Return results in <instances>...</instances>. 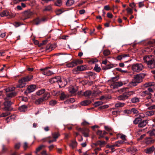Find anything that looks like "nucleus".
Wrapping results in <instances>:
<instances>
[{
  "mask_svg": "<svg viewBox=\"0 0 155 155\" xmlns=\"http://www.w3.org/2000/svg\"><path fill=\"white\" fill-rule=\"evenodd\" d=\"M135 94L134 91H131L124 92L117 97V99L119 101H124L128 99L132 95Z\"/></svg>",
  "mask_w": 155,
  "mask_h": 155,
  "instance_id": "obj_3",
  "label": "nucleus"
},
{
  "mask_svg": "<svg viewBox=\"0 0 155 155\" xmlns=\"http://www.w3.org/2000/svg\"><path fill=\"white\" fill-rule=\"evenodd\" d=\"M143 60L144 62L147 63L148 67L152 69L155 68V60L153 55H147L143 57Z\"/></svg>",
  "mask_w": 155,
  "mask_h": 155,
  "instance_id": "obj_1",
  "label": "nucleus"
},
{
  "mask_svg": "<svg viewBox=\"0 0 155 155\" xmlns=\"http://www.w3.org/2000/svg\"><path fill=\"white\" fill-rule=\"evenodd\" d=\"M66 97V96L64 93H62L60 96V99L61 100H64Z\"/></svg>",
  "mask_w": 155,
  "mask_h": 155,
  "instance_id": "obj_51",
  "label": "nucleus"
},
{
  "mask_svg": "<svg viewBox=\"0 0 155 155\" xmlns=\"http://www.w3.org/2000/svg\"><path fill=\"white\" fill-rule=\"evenodd\" d=\"M8 15V12L6 11H4L1 12L0 15L1 17H3L5 16H7Z\"/></svg>",
  "mask_w": 155,
  "mask_h": 155,
  "instance_id": "obj_39",
  "label": "nucleus"
},
{
  "mask_svg": "<svg viewBox=\"0 0 155 155\" xmlns=\"http://www.w3.org/2000/svg\"><path fill=\"white\" fill-rule=\"evenodd\" d=\"M50 94L49 92H46L41 97L43 100L45 101L48 100L50 97Z\"/></svg>",
  "mask_w": 155,
  "mask_h": 155,
  "instance_id": "obj_21",
  "label": "nucleus"
},
{
  "mask_svg": "<svg viewBox=\"0 0 155 155\" xmlns=\"http://www.w3.org/2000/svg\"><path fill=\"white\" fill-rule=\"evenodd\" d=\"M91 94V92L90 91H87L84 93V95L85 97H88Z\"/></svg>",
  "mask_w": 155,
  "mask_h": 155,
  "instance_id": "obj_50",
  "label": "nucleus"
},
{
  "mask_svg": "<svg viewBox=\"0 0 155 155\" xmlns=\"http://www.w3.org/2000/svg\"><path fill=\"white\" fill-rule=\"evenodd\" d=\"M49 81L51 84H53L55 82H57L58 83H61L62 81L61 77L59 76L54 77L50 79Z\"/></svg>",
  "mask_w": 155,
  "mask_h": 155,
  "instance_id": "obj_7",
  "label": "nucleus"
},
{
  "mask_svg": "<svg viewBox=\"0 0 155 155\" xmlns=\"http://www.w3.org/2000/svg\"><path fill=\"white\" fill-rule=\"evenodd\" d=\"M15 88L14 87H8L5 89V91L6 92H9V91H14Z\"/></svg>",
  "mask_w": 155,
  "mask_h": 155,
  "instance_id": "obj_48",
  "label": "nucleus"
},
{
  "mask_svg": "<svg viewBox=\"0 0 155 155\" xmlns=\"http://www.w3.org/2000/svg\"><path fill=\"white\" fill-rule=\"evenodd\" d=\"M75 100L74 98H71L64 102L65 103H70L74 102Z\"/></svg>",
  "mask_w": 155,
  "mask_h": 155,
  "instance_id": "obj_45",
  "label": "nucleus"
},
{
  "mask_svg": "<svg viewBox=\"0 0 155 155\" xmlns=\"http://www.w3.org/2000/svg\"><path fill=\"white\" fill-rule=\"evenodd\" d=\"M13 104V103L10 101H5L4 103V105L5 106V107L7 109H9L10 108V106Z\"/></svg>",
  "mask_w": 155,
  "mask_h": 155,
  "instance_id": "obj_23",
  "label": "nucleus"
},
{
  "mask_svg": "<svg viewBox=\"0 0 155 155\" xmlns=\"http://www.w3.org/2000/svg\"><path fill=\"white\" fill-rule=\"evenodd\" d=\"M91 101L90 100H85L81 102L80 104L83 106H87L90 104Z\"/></svg>",
  "mask_w": 155,
  "mask_h": 155,
  "instance_id": "obj_26",
  "label": "nucleus"
},
{
  "mask_svg": "<svg viewBox=\"0 0 155 155\" xmlns=\"http://www.w3.org/2000/svg\"><path fill=\"white\" fill-rule=\"evenodd\" d=\"M145 76L146 74L143 73H140L135 75L131 82L130 83V86H136L138 83L142 81L143 79Z\"/></svg>",
  "mask_w": 155,
  "mask_h": 155,
  "instance_id": "obj_2",
  "label": "nucleus"
},
{
  "mask_svg": "<svg viewBox=\"0 0 155 155\" xmlns=\"http://www.w3.org/2000/svg\"><path fill=\"white\" fill-rule=\"evenodd\" d=\"M140 95L143 97L146 96V98L148 99H150L151 98V93L147 90L141 92Z\"/></svg>",
  "mask_w": 155,
  "mask_h": 155,
  "instance_id": "obj_10",
  "label": "nucleus"
},
{
  "mask_svg": "<svg viewBox=\"0 0 155 155\" xmlns=\"http://www.w3.org/2000/svg\"><path fill=\"white\" fill-rule=\"evenodd\" d=\"M83 62V61L81 60H75L67 64L66 65L68 68H73L78 64H82Z\"/></svg>",
  "mask_w": 155,
  "mask_h": 155,
  "instance_id": "obj_4",
  "label": "nucleus"
},
{
  "mask_svg": "<svg viewBox=\"0 0 155 155\" xmlns=\"http://www.w3.org/2000/svg\"><path fill=\"white\" fill-rule=\"evenodd\" d=\"M123 84L121 82H115L113 83L110 85V87L111 88L114 89L122 86Z\"/></svg>",
  "mask_w": 155,
  "mask_h": 155,
  "instance_id": "obj_13",
  "label": "nucleus"
},
{
  "mask_svg": "<svg viewBox=\"0 0 155 155\" xmlns=\"http://www.w3.org/2000/svg\"><path fill=\"white\" fill-rule=\"evenodd\" d=\"M86 74L89 77L94 76H95V75L94 73L92 72H89L86 73Z\"/></svg>",
  "mask_w": 155,
  "mask_h": 155,
  "instance_id": "obj_63",
  "label": "nucleus"
},
{
  "mask_svg": "<svg viewBox=\"0 0 155 155\" xmlns=\"http://www.w3.org/2000/svg\"><path fill=\"white\" fill-rule=\"evenodd\" d=\"M155 112L153 111H150L147 112V113L148 115L152 116L154 115V114L155 113Z\"/></svg>",
  "mask_w": 155,
  "mask_h": 155,
  "instance_id": "obj_62",
  "label": "nucleus"
},
{
  "mask_svg": "<svg viewBox=\"0 0 155 155\" xmlns=\"http://www.w3.org/2000/svg\"><path fill=\"white\" fill-rule=\"evenodd\" d=\"M55 47L56 46L54 45L49 44L46 46V50L48 52L54 49Z\"/></svg>",
  "mask_w": 155,
  "mask_h": 155,
  "instance_id": "obj_20",
  "label": "nucleus"
},
{
  "mask_svg": "<svg viewBox=\"0 0 155 155\" xmlns=\"http://www.w3.org/2000/svg\"><path fill=\"white\" fill-rule=\"evenodd\" d=\"M52 9L51 6V5H49L48 6H45L44 8L43 9V11H49Z\"/></svg>",
  "mask_w": 155,
  "mask_h": 155,
  "instance_id": "obj_32",
  "label": "nucleus"
},
{
  "mask_svg": "<svg viewBox=\"0 0 155 155\" xmlns=\"http://www.w3.org/2000/svg\"><path fill=\"white\" fill-rule=\"evenodd\" d=\"M27 108V106L25 105H23L21 107H20L19 108V110L21 112H24L25 111L26 108Z\"/></svg>",
  "mask_w": 155,
  "mask_h": 155,
  "instance_id": "obj_35",
  "label": "nucleus"
},
{
  "mask_svg": "<svg viewBox=\"0 0 155 155\" xmlns=\"http://www.w3.org/2000/svg\"><path fill=\"white\" fill-rule=\"evenodd\" d=\"M68 91L69 93L73 94L75 93L77 91V89L76 87L72 86H70L68 88Z\"/></svg>",
  "mask_w": 155,
  "mask_h": 155,
  "instance_id": "obj_17",
  "label": "nucleus"
},
{
  "mask_svg": "<svg viewBox=\"0 0 155 155\" xmlns=\"http://www.w3.org/2000/svg\"><path fill=\"white\" fill-rule=\"evenodd\" d=\"M79 130L81 131V133L83 134L84 136L85 137H87L89 136V130L87 128H79Z\"/></svg>",
  "mask_w": 155,
  "mask_h": 155,
  "instance_id": "obj_9",
  "label": "nucleus"
},
{
  "mask_svg": "<svg viewBox=\"0 0 155 155\" xmlns=\"http://www.w3.org/2000/svg\"><path fill=\"white\" fill-rule=\"evenodd\" d=\"M150 136H153L155 135V129H153L152 130H150L147 132Z\"/></svg>",
  "mask_w": 155,
  "mask_h": 155,
  "instance_id": "obj_49",
  "label": "nucleus"
},
{
  "mask_svg": "<svg viewBox=\"0 0 155 155\" xmlns=\"http://www.w3.org/2000/svg\"><path fill=\"white\" fill-rule=\"evenodd\" d=\"M147 124V120H143L140 121L138 125V126L139 127H143L145 126Z\"/></svg>",
  "mask_w": 155,
  "mask_h": 155,
  "instance_id": "obj_22",
  "label": "nucleus"
},
{
  "mask_svg": "<svg viewBox=\"0 0 155 155\" xmlns=\"http://www.w3.org/2000/svg\"><path fill=\"white\" fill-rule=\"evenodd\" d=\"M94 70L96 72H99L101 71V68L100 67L98 66V65L97 64H96L94 68Z\"/></svg>",
  "mask_w": 155,
  "mask_h": 155,
  "instance_id": "obj_41",
  "label": "nucleus"
},
{
  "mask_svg": "<svg viewBox=\"0 0 155 155\" xmlns=\"http://www.w3.org/2000/svg\"><path fill=\"white\" fill-rule=\"evenodd\" d=\"M52 135L53 138L56 140L58 137L60 136V134L58 132H56L52 133Z\"/></svg>",
  "mask_w": 155,
  "mask_h": 155,
  "instance_id": "obj_27",
  "label": "nucleus"
},
{
  "mask_svg": "<svg viewBox=\"0 0 155 155\" xmlns=\"http://www.w3.org/2000/svg\"><path fill=\"white\" fill-rule=\"evenodd\" d=\"M130 111L134 114H137L139 113L138 111L136 108H132Z\"/></svg>",
  "mask_w": 155,
  "mask_h": 155,
  "instance_id": "obj_52",
  "label": "nucleus"
},
{
  "mask_svg": "<svg viewBox=\"0 0 155 155\" xmlns=\"http://www.w3.org/2000/svg\"><path fill=\"white\" fill-rule=\"evenodd\" d=\"M103 104V102L102 101H98L96 102H95L94 103V106L95 107H97L100 105H102Z\"/></svg>",
  "mask_w": 155,
  "mask_h": 155,
  "instance_id": "obj_54",
  "label": "nucleus"
},
{
  "mask_svg": "<svg viewBox=\"0 0 155 155\" xmlns=\"http://www.w3.org/2000/svg\"><path fill=\"white\" fill-rule=\"evenodd\" d=\"M155 140L150 137L146 138L145 139V143L147 145H149L154 143Z\"/></svg>",
  "mask_w": 155,
  "mask_h": 155,
  "instance_id": "obj_18",
  "label": "nucleus"
},
{
  "mask_svg": "<svg viewBox=\"0 0 155 155\" xmlns=\"http://www.w3.org/2000/svg\"><path fill=\"white\" fill-rule=\"evenodd\" d=\"M154 84H155L153 82H148L144 84L143 86L145 87H147L149 86H153Z\"/></svg>",
  "mask_w": 155,
  "mask_h": 155,
  "instance_id": "obj_28",
  "label": "nucleus"
},
{
  "mask_svg": "<svg viewBox=\"0 0 155 155\" xmlns=\"http://www.w3.org/2000/svg\"><path fill=\"white\" fill-rule=\"evenodd\" d=\"M48 41L47 40H45L42 41L41 43L39 44V46L41 47L42 45H45L48 42Z\"/></svg>",
  "mask_w": 155,
  "mask_h": 155,
  "instance_id": "obj_57",
  "label": "nucleus"
},
{
  "mask_svg": "<svg viewBox=\"0 0 155 155\" xmlns=\"http://www.w3.org/2000/svg\"><path fill=\"white\" fill-rule=\"evenodd\" d=\"M74 2L73 0H68L66 2V5L68 6H70L72 5Z\"/></svg>",
  "mask_w": 155,
  "mask_h": 155,
  "instance_id": "obj_37",
  "label": "nucleus"
},
{
  "mask_svg": "<svg viewBox=\"0 0 155 155\" xmlns=\"http://www.w3.org/2000/svg\"><path fill=\"white\" fill-rule=\"evenodd\" d=\"M141 120L142 119H140V118L138 117L136 118L134 121V123L135 124H139V123H140Z\"/></svg>",
  "mask_w": 155,
  "mask_h": 155,
  "instance_id": "obj_42",
  "label": "nucleus"
},
{
  "mask_svg": "<svg viewBox=\"0 0 155 155\" xmlns=\"http://www.w3.org/2000/svg\"><path fill=\"white\" fill-rule=\"evenodd\" d=\"M22 78L20 80L18 81V84L17 86V88H23L24 87L26 84V83L24 81Z\"/></svg>",
  "mask_w": 155,
  "mask_h": 155,
  "instance_id": "obj_16",
  "label": "nucleus"
},
{
  "mask_svg": "<svg viewBox=\"0 0 155 155\" xmlns=\"http://www.w3.org/2000/svg\"><path fill=\"white\" fill-rule=\"evenodd\" d=\"M45 147V146L43 145H41L36 149L35 153L37 154L41 150Z\"/></svg>",
  "mask_w": 155,
  "mask_h": 155,
  "instance_id": "obj_31",
  "label": "nucleus"
},
{
  "mask_svg": "<svg viewBox=\"0 0 155 155\" xmlns=\"http://www.w3.org/2000/svg\"><path fill=\"white\" fill-rule=\"evenodd\" d=\"M97 61L98 60L96 58L91 59L88 61V63L91 64H92L97 62Z\"/></svg>",
  "mask_w": 155,
  "mask_h": 155,
  "instance_id": "obj_38",
  "label": "nucleus"
},
{
  "mask_svg": "<svg viewBox=\"0 0 155 155\" xmlns=\"http://www.w3.org/2000/svg\"><path fill=\"white\" fill-rule=\"evenodd\" d=\"M143 68L141 64H136L133 65L132 69L134 72H139L141 71Z\"/></svg>",
  "mask_w": 155,
  "mask_h": 155,
  "instance_id": "obj_5",
  "label": "nucleus"
},
{
  "mask_svg": "<svg viewBox=\"0 0 155 155\" xmlns=\"http://www.w3.org/2000/svg\"><path fill=\"white\" fill-rule=\"evenodd\" d=\"M97 134L99 136L98 137V139H99L104 137V136H103V132L101 130H98L97 132Z\"/></svg>",
  "mask_w": 155,
  "mask_h": 155,
  "instance_id": "obj_29",
  "label": "nucleus"
},
{
  "mask_svg": "<svg viewBox=\"0 0 155 155\" xmlns=\"http://www.w3.org/2000/svg\"><path fill=\"white\" fill-rule=\"evenodd\" d=\"M87 69L86 65H81L78 66L76 68H74L72 71L74 73H76L78 71H83Z\"/></svg>",
  "mask_w": 155,
  "mask_h": 155,
  "instance_id": "obj_6",
  "label": "nucleus"
},
{
  "mask_svg": "<svg viewBox=\"0 0 155 155\" xmlns=\"http://www.w3.org/2000/svg\"><path fill=\"white\" fill-rule=\"evenodd\" d=\"M10 113L8 112H5L2 113L0 116L1 117H4L9 115Z\"/></svg>",
  "mask_w": 155,
  "mask_h": 155,
  "instance_id": "obj_56",
  "label": "nucleus"
},
{
  "mask_svg": "<svg viewBox=\"0 0 155 155\" xmlns=\"http://www.w3.org/2000/svg\"><path fill=\"white\" fill-rule=\"evenodd\" d=\"M45 101L41 97L37 99L35 101V103L36 104L38 105L42 104Z\"/></svg>",
  "mask_w": 155,
  "mask_h": 155,
  "instance_id": "obj_25",
  "label": "nucleus"
},
{
  "mask_svg": "<svg viewBox=\"0 0 155 155\" xmlns=\"http://www.w3.org/2000/svg\"><path fill=\"white\" fill-rule=\"evenodd\" d=\"M114 67V64H110L107 65L104 68L105 70L110 69Z\"/></svg>",
  "mask_w": 155,
  "mask_h": 155,
  "instance_id": "obj_47",
  "label": "nucleus"
},
{
  "mask_svg": "<svg viewBox=\"0 0 155 155\" xmlns=\"http://www.w3.org/2000/svg\"><path fill=\"white\" fill-rule=\"evenodd\" d=\"M128 56V55L127 54H122L121 55H119L118 56H117V59L119 60H120L123 58H124Z\"/></svg>",
  "mask_w": 155,
  "mask_h": 155,
  "instance_id": "obj_30",
  "label": "nucleus"
},
{
  "mask_svg": "<svg viewBox=\"0 0 155 155\" xmlns=\"http://www.w3.org/2000/svg\"><path fill=\"white\" fill-rule=\"evenodd\" d=\"M41 22V20L39 18H37L33 20V23L36 25H38Z\"/></svg>",
  "mask_w": 155,
  "mask_h": 155,
  "instance_id": "obj_34",
  "label": "nucleus"
},
{
  "mask_svg": "<svg viewBox=\"0 0 155 155\" xmlns=\"http://www.w3.org/2000/svg\"><path fill=\"white\" fill-rule=\"evenodd\" d=\"M23 147L25 150H26L27 148L29 147L28 145V143L26 142H25L24 143L23 145Z\"/></svg>",
  "mask_w": 155,
  "mask_h": 155,
  "instance_id": "obj_64",
  "label": "nucleus"
},
{
  "mask_svg": "<svg viewBox=\"0 0 155 155\" xmlns=\"http://www.w3.org/2000/svg\"><path fill=\"white\" fill-rule=\"evenodd\" d=\"M125 104L124 103L119 102L115 104V106L116 107H122Z\"/></svg>",
  "mask_w": 155,
  "mask_h": 155,
  "instance_id": "obj_40",
  "label": "nucleus"
},
{
  "mask_svg": "<svg viewBox=\"0 0 155 155\" xmlns=\"http://www.w3.org/2000/svg\"><path fill=\"white\" fill-rule=\"evenodd\" d=\"M118 135L120 136V138L123 140V141H124L126 140V136L125 135L123 134H118Z\"/></svg>",
  "mask_w": 155,
  "mask_h": 155,
  "instance_id": "obj_55",
  "label": "nucleus"
},
{
  "mask_svg": "<svg viewBox=\"0 0 155 155\" xmlns=\"http://www.w3.org/2000/svg\"><path fill=\"white\" fill-rule=\"evenodd\" d=\"M98 146L101 147L106 144L105 142L104 141L98 140Z\"/></svg>",
  "mask_w": 155,
  "mask_h": 155,
  "instance_id": "obj_43",
  "label": "nucleus"
},
{
  "mask_svg": "<svg viewBox=\"0 0 155 155\" xmlns=\"http://www.w3.org/2000/svg\"><path fill=\"white\" fill-rule=\"evenodd\" d=\"M62 2L61 0H57L54 3V5L60 7L61 6Z\"/></svg>",
  "mask_w": 155,
  "mask_h": 155,
  "instance_id": "obj_33",
  "label": "nucleus"
},
{
  "mask_svg": "<svg viewBox=\"0 0 155 155\" xmlns=\"http://www.w3.org/2000/svg\"><path fill=\"white\" fill-rule=\"evenodd\" d=\"M140 101V98L137 97H135L132 98L130 100V101L133 103H136Z\"/></svg>",
  "mask_w": 155,
  "mask_h": 155,
  "instance_id": "obj_24",
  "label": "nucleus"
},
{
  "mask_svg": "<svg viewBox=\"0 0 155 155\" xmlns=\"http://www.w3.org/2000/svg\"><path fill=\"white\" fill-rule=\"evenodd\" d=\"M17 93L16 92H13L7 94L6 95V97L5 98V100H8L16 95Z\"/></svg>",
  "mask_w": 155,
  "mask_h": 155,
  "instance_id": "obj_14",
  "label": "nucleus"
},
{
  "mask_svg": "<svg viewBox=\"0 0 155 155\" xmlns=\"http://www.w3.org/2000/svg\"><path fill=\"white\" fill-rule=\"evenodd\" d=\"M49 68V67H47L45 69H41L40 70L42 71V73L43 74L47 76L50 75L53 73L51 71L48 70Z\"/></svg>",
  "mask_w": 155,
  "mask_h": 155,
  "instance_id": "obj_12",
  "label": "nucleus"
},
{
  "mask_svg": "<svg viewBox=\"0 0 155 155\" xmlns=\"http://www.w3.org/2000/svg\"><path fill=\"white\" fill-rule=\"evenodd\" d=\"M94 149V153L96 155H97L98 153V152L101 151V147H96Z\"/></svg>",
  "mask_w": 155,
  "mask_h": 155,
  "instance_id": "obj_46",
  "label": "nucleus"
},
{
  "mask_svg": "<svg viewBox=\"0 0 155 155\" xmlns=\"http://www.w3.org/2000/svg\"><path fill=\"white\" fill-rule=\"evenodd\" d=\"M33 14L32 12L30 10L25 11L22 14L23 17L24 18L23 20H25L30 18Z\"/></svg>",
  "mask_w": 155,
  "mask_h": 155,
  "instance_id": "obj_8",
  "label": "nucleus"
},
{
  "mask_svg": "<svg viewBox=\"0 0 155 155\" xmlns=\"http://www.w3.org/2000/svg\"><path fill=\"white\" fill-rule=\"evenodd\" d=\"M13 116H14V115H12L7 118L6 119V120L7 121V122L8 123V122L11 121L12 120V118H13Z\"/></svg>",
  "mask_w": 155,
  "mask_h": 155,
  "instance_id": "obj_59",
  "label": "nucleus"
},
{
  "mask_svg": "<svg viewBox=\"0 0 155 155\" xmlns=\"http://www.w3.org/2000/svg\"><path fill=\"white\" fill-rule=\"evenodd\" d=\"M67 81L64 79L62 80V81L61 83H58L59 85H61L62 87L65 86L67 84Z\"/></svg>",
  "mask_w": 155,
  "mask_h": 155,
  "instance_id": "obj_44",
  "label": "nucleus"
},
{
  "mask_svg": "<svg viewBox=\"0 0 155 155\" xmlns=\"http://www.w3.org/2000/svg\"><path fill=\"white\" fill-rule=\"evenodd\" d=\"M155 149L154 146H152L151 147H148L144 150V152L147 154H150L153 153Z\"/></svg>",
  "mask_w": 155,
  "mask_h": 155,
  "instance_id": "obj_11",
  "label": "nucleus"
},
{
  "mask_svg": "<svg viewBox=\"0 0 155 155\" xmlns=\"http://www.w3.org/2000/svg\"><path fill=\"white\" fill-rule=\"evenodd\" d=\"M78 143L75 140H71L69 145L72 149L75 148L77 146Z\"/></svg>",
  "mask_w": 155,
  "mask_h": 155,
  "instance_id": "obj_19",
  "label": "nucleus"
},
{
  "mask_svg": "<svg viewBox=\"0 0 155 155\" xmlns=\"http://www.w3.org/2000/svg\"><path fill=\"white\" fill-rule=\"evenodd\" d=\"M56 101L55 100H51L49 102V104L51 106H54L56 104Z\"/></svg>",
  "mask_w": 155,
  "mask_h": 155,
  "instance_id": "obj_60",
  "label": "nucleus"
},
{
  "mask_svg": "<svg viewBox=\"0 0 155 155\" xmlns=\"http://www.w3.org/2000/svg\"><path fill=\"white\" fill-rule=\"evenodd\" d=\"M110 54V51L108 50H105L103 51V54L105 56H107Z\"/></svg>",
  "mask_w": 155,
  "mask_h": 155,
  "instance_id": "obj_53",
  "label": "nucleus"
},
{
  "mask_svg": "<svg viewBox=\"0 0 155 155\" xmlns=\"http://www.w3.org/2000/svg\"><path fill=\"white\" fill-rule=\"evenodd\" d=\"M45 89H43L38 91L36 93V94L37 95L39 96L44 94L45 92Z\"/></svg>",
  "mask_w": 155,
  "mask_h": 155,
  "instance_id": "obj_36",
  "label": "nucleus"
},
{
  "mask_svg": "<svg viewBox=\"0 0 155 155\" xmlns=\"http://www.w3.org/2000/svg\"><path fill=\"white\" fill-rule=\"evenodd\" d=\"M36 88V86L35 85H31L28 86L27 87V90L28 92L30 93L33 92Z\"/></svg>",
  "mask_w": 155,
  "mask_h": 155,
  "instance_id": "obj_15",
  "label": "nucleus"
},
{
  "mask_svg": "<svg viewBox=\"0 0 155 155\" xmlns=\"http://www.w3.org/2000/svg\"><path fill=\"white\" fill-rule=\"evenodd\" d=\"M126 10L127 11V13L128 14H131L133 12L132 9L129 8H127Z\"/></svg>",
  "mask_w": 155,
  "mask_h": 155,
  "instance_id": "obj_58",
  "label": "nucleus"
},
{
  "mask_svg": "<svg viewBox=\"0 0 155 155\" xmlns=\"http://www.w3.org/2000/svg\"><path fill=\"white\" fill-rule=\"evenodd\" d=\"M105 129L108 132H110L112 131L111 128L109 126H104Z\"/></svg>",
  "mask_w": 155,
  "mask_h": 155,
  "instance_id": "obj_61",
  "label": "nucleus"
}]
</instances>
